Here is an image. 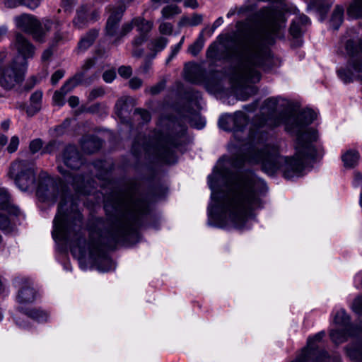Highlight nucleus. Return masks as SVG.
<instances>
[{"instance_id":"26","label":"nucleus","mask_w":362,"mask_h":362,"mask_svg":"<svg viewBox=\"0 0 362 362\" xmlns=\"http://www.w3.org/2000/svg\"><path fill=\"white\" fill-rule=\"evenodd\" d=\"M361 331H356L342 328L332 330L329 333V336L331 340L335 344H340L346 341L349 337L356 336Z\"/></svg>"},{"instance_id":"52","label":"nucleus","mask_w":362,"mask_h":362,"mask_svg":"<svg viewBox=\"0 0 362 362\" xmlns=\"http://www.w3.org/2000/svg\"><path fill=\"white\" fill-rule=\"evenodd\" d=\"M76 4V0H62L61 6L65 12L71 13Z\"/></svg>"},{"instance_id":"40","label":"nucleus","mask_w":362,"mask_h":362,"mask_svg":"<svg viewBox=\"0 0 362 362\" xmlns=\"http://www.w3.org/2000/svg\"><path fill=\"white\" fill-rule=\"evenodd\" d=\"M181 13L180 8L176 5H168L161 10V20L170 19Z\"/></svg>"},{"instance_id":"49","label":"nucleus","mask_w":362,"mask_h":362,"mask_svg":"<svg viewBox=\"0 0 362 362\" xmlns=\"http://www.w3.org/2000/svg\"><path fill=\"white\" fill-rule=\"evenodd\" d=\"M19 1V6H25L30 10L35 9L40 4V0H20Z\"/></svg>"},{"instance_id":"61","label":"nucleus","mask_w":362,"mask_h":362,"mask_svg":"<svg viewBox=\"0 0 362 362\" xmlns=\"http://www.w3.org/2000/svg\"><path fill=\"white\" fill-rule=\"evenodd\" d=\"M129 86L132 89L136 90L142 85V81L139 78L134 77L129 81Z\"/></svg>"},{"instance_id":"4","label":"nucleus","mask_w":362,"mask_h":362,"mask_svg":"<svg viewBox=\"0 0 362 362\" xmlns=\"http://www.w3.org/2000/svg\"><path fill=\"white\" fill-rule=\"evenodd\" d=\"M265 182L252 171L240 175L235 185L221 196L212 193L214 204L208 206V224L218 228L243 229L251 211L261 208Z\"/></svg>"},{"instance_id":"13","label":"nucleus","mask_w":362,"mask_h":362,"mask_svg":"<svg viewBox=\"0 0 362 362\" xmlns=\"http://www.w3.org/2000/svg\"><path fill=\"white\" fill-rule=\"evenodd\" d=\"M15 48L17 49L20 59H28L33 58L35 52V46L21 33H16L14 41Z\"/></svg>"},{"instance_id":"37","label":"nucleus","mask_w":362,"mask_h":362,"mask_svg":"<svg viewBox=\"0 0 362 362\" xmlns=\"http://www.w3.org/2000/svg\"><path fill=\"white\" fill-rule=\"evenodd\" d=\"M168 43V38L163 36H159L151 40L149 49L157 53L163 50L166 47Z\"/></svg>"},{"instance_id":"25","label":"nucleus","mask_w":362,"mask_h":362,"mask_svg":"<svg viewBox=\"0 0 362 362\" xmlns=\"http://www.w3.org/2000/svg\"><path fill=\"white\" fill-rule=\"evenodd\" d=\"M76 85L73 83V80H68L61 87L59 90H56L54 93L52 100L54 105L58 106H63L65 103L64 97L65 95L71 91Z\"/></svg>"},{"instance_id":"41","label":"nucleus","mask_w":362,"mask_h":362,"mask_svg":"<svg viewBox=\"0 0 362 362\" xmlns=\"http://www.w3.org/2000/svg\"><path fill=\"white\" fill-rule=\"evenodd\" d=\"M289 33L293 38L298 40V42L300 41L299 39L302 35V25L298 23V21L293 20L290 26Z\"/></svg>"},{"instance_id":"10","label":"nucleus","mask_w":362,"mask_h":362,"mask_svg":"<svg viewBox=\"0 0 362 362\" xmlns=\"http://www.w3.org/2000/svg\"><path fill=\"white\" fill-rule=\"evenodd\" d=\"M36 194L42 202H57L59 194L58 183L46 173L40 175Z\"/></svg>"},{"instance_id":"8","label":"nucleus","mask_w":362,"mask_h":362,"mask_svg":"<svg viewBox=\"0 0 362 362\" xmlns=\"http://www.w3.org/2000/svg\"><path fill=\"white\" fill-rule=\"evenodd\" d=\"M8 176L21 191L33 189L36 181L35 163L26 160H16L11 163Z\"/></svg>"},{"instance_id":"45","label":"nucleus","mask_w":362,"mask_h":362,"mask_svg":"<svg viewBox=\"0 0 362 362\" xmlns=\"http://www.w3.org/2000/svg\"><path fill=\"white\" fill-rule=\"evenodd\" d=\"M184 98L189 102H194L198 100L201 98V93L192 88H188L184 93Z\"/></svg>"},{"instance_id":"56","label":"nucleus","mask_w":362,"mask_h":362,"mask_svg":"<svg viewBox=\"0 0 362 362\" xmlns=\"http://www.w3.org/2000/svg\"><path fill=\"white\" fill-rule=\"evenodd\" d=\"M116 77V73L115 70L105 71L103 74V79L106 83H111L114 81Z\"/></svg>"},{"instance_id":"31","label":"nucleus","mask_w":362,"mask_h":362,"mask_svg":"<svg viewBox=\"0 0 362 362\" xmlns=\"http://www.w3.org/2000/svg\"><path fill=\"white\" fill-rule=\"evenodd\" d=\"M128 98H121L117 100L115 105V112L117 116L122 122H126V119L129 114Z\"/></svg>"},{"instance_id":"35","label":"nucleus","mask_w":362,"mask_h":362,"mask_svg":"<svg viewBox=\"0 0 362 362\" xmlns=\"http://www.w3.org/2000/svg\"><path fill=\"white\" fill-rule=\"evenodd\" d=\"M218 127L226 132H233L235 134L233 115L226 114L222 115L218 122Z\"/></svg>"},{"instance_id":"22","label":"nucleus","mask_w":362,"mask_h":362,"mask_svg":"<svg viewBox=\"0 0 362 362\" xmlns=\"http://www.w3.org/2000/svg\"><path fill=\"white\" fill-rule=\"evenodd\" d=\"M100 30L92 28L81 36L78 42L77 49L80 52H85L90 47L99 35Z\"/></svg>"},{"instance_id":"19","label":"nucleus","mask_w":362,"mask_h":362,"mask_svg":"<svg viewBox=\"0 0 362 362\" xmlns=\"http://www.w3.org/2000/svg\"><path fill=\"white\" fill-rule=\"evenodd\" d=\"M103 141L94 135L83 136L81 140L82 150L86 153H93L102 146Z\"/></svg>"},{"instance_id":"15","label":"nucleus","mask_w":362,"mask_h":362,"mask_svg":"<svg viewBox=\"0 0 362 362\" xmlns=\"http://www.w3.org/2000/svg\"><path fill=\"white\" fill-rule=\"evenodd\" d=\"M95 64V62L93 59L90 58L85 61L84 64L81 66V71L77 72L72 78L69 80H73V83L78 86L79 84L89 86L95 79L96 76L93 75L87 77L86 72L91 69Z\"/></svg>"},{"instance_id":"7","label":"nucleus","mask_w":362,"mask_h":362,"mask_svg":"<svg viewBox=\"0 0 362 362\" xmlns=\"http://www.w3.org/2000/svg\"><path fill=\"white\" fill-rule=\"evenodd\" d=\"M345 50L349 57L348 68H340L337 73L344 83H349L355 78L354 71L356 74L362 73V40L358 37L347 40Z\"/></svg>"},{"instance_id":"43","label":"nucleus","mask_w":362,"mask_h":362,"mask_svg":"<svg viewBox=\"0 0 362 362\" xmlns=\"http://www.w3.org/2000/svg\"><path fill=\"white\" fill-rule=\"evenodd\" d=\"M160 21H161V19ZM173 25L170 22L164 21V20H162L158 26V31L163 35H171L173 32Z\"/></svg>"},{"instance_id":"39","label":"nucleus","mask_w":362,"mask_h":362,"mask_svg":"<svg viewBox=\"0 0 362 362\" xmlns=\"http://www.w3.org/2000/svg\"><path fill=\"white\" fill-rule=\"evenodd\" d=\"M347 13L354 18H362V0H354L349 6Z\"/></svg>"},{"instance_id":"63","label":"nucleus","mask_w":362,"mask_h":362,"mask_svg":"<svg viewBox=\"0 0 362 362\" xmlns=\"http://www.w3.org/2000/svg\"><path fill=\"white\" fill-rule=\"evenodd\" d=\"M295 21H298V23H299L300 25H307L308 24H310V19L309 18L304 15V14H302V15H300L297 17L295 18V19H293Z\"/></svg>"},{"instance_id":"59","label":"nucleus","mask_w":362,"mask_h":362,"mask_svg":"<svg viewBox=\"0 0 362 362\" xmlns=\"http://www.w3.org/2000/svg\"><path fill=\"white\" fill-rule=\"evenodd\" d=\"M190 26H197L203 21V16L199 13H194L190 18Z\"/></svg>"},{"instance_id":"50","label":"nucleus","mask_w":362,"mask_h":362,"mask_svg":"<svg viewBox=\"0 0 362 362\" xmlns=\"http://www.w3.org/2000/svg\"><path fill=\"white\" fill-rule=\"evenodd\" d=\"M353 310L359 315H362V295L357 296L352 304Z\"/></svg>"},{"instance_id":"21","label":"nucleus","mask_w":362,"mask_h":362,"mask_svg":"<svg viewBox=\"0 0 362 362\" xmlns=\"http://www.w3.org/2000/svg\"><path fill=\"white\" fill-rule=\"evenodd\" d=\"M334 322L336 325L341 326L343 329L362 332V326L351 324L349 315L344 309H340L336 313Z\"/></svg>"},{"instance_id":"3","label":"nucleus","mask_w":362,"mask_h":362,"mask_svg":"<svg viewBox=\"0 0 362 362\" xmlns=\"http://www.w3.org/2000/svg\"><path fill=\"white\" fill-rule=\"evenodd\" d=\"M262 25L251 29L237 40H230L235 46L228 49L216 42L206 49L207 59L213 62L229 61L235 58L238 70L233 78L240 86L259 81L261 75L257 68L262 67L270 57L269 45L275 38L284 37L285 22L281 14L272 8H262L257 14Z\"/></svg>"},{"instance_id":"1","label":"nucleus","mask_w":362,"mask_h":362,"mask_svg":"<svg viewBox=\"0 0 362 362\" xmlns=\"http://www.w3.org/2000/svg\"><path fill=\"white\" fill-rule=\"evenodd\" d=\"M139 190V184L133 179L111 190L104 202L107 218L97 219L96 228L90 231L88 243L77 204L71 201L68 209L66 199L62 198L53 221V238L70 245L71 253L78 259L81 267L88 251L89 259L98 271L114 270L115 265L105 250L115 249L119 243L136 240L139 229L150 212L149 205Z\"/></svg>"},{"instance_id":"6","label":"nucleus","mask_w":362,"mask_h":362,"mask_svg":"<svg viewBox=\"0 0 362 362\" xmlns=\"http://www.w3.org/2000/svg\"><path fill=\"white\" fill-rule=\"evenodd\" d=\"M6 50L0 52V86L6 90H11L25 79L28 63L19 56L7 61Z\"/></svg>"},{"instance_id":"58","label":"nucleus","mask_w":362,"mask_h":362,"mask_svg":"<svg viewBox=\"0 0 362 362\" xmlns=\"http://www.w3.org/2000/svg\"><path fill=\"white\" fill-rule=\"evenodd\" d=\"M181 48L182 47H180V44H176L175 45L171 47V52L166 59V64H168L177 54Z\"/></svg>"},{"instance_id":"9","label":"nucleus","mask_w":362,"mask_h":362,"mask_svg":"<svg viewBox=\"0 0 362 362\" xmlns=\"http://www.w3.org/2000/svg\"><path fill=\"white\" fill-rule=\"evenodd\" d=\"M18 28L32 35L33 38L38 42H44L47 32H49L53 22L49 19H44L42 22L30 14H22L14 18Z\"/></svg>"},{"instance_id":"32","label":"nucleus","mask_w":362,"mask_h":362,"mask_svg":"<svg viewBox=\"0 0 362 362\" xmlns=\"http://www.w3.org/2000/svg\"><path fill=\"white\" fill-rule=\"evenodd\" d=\"M235 134L243 132L249 123L248 116L242 111H236L233 114Z\"/></svg>"},{"instance_id":"55","label":"nucleus","mask_w":362,"mask_h":362,"mask_svg":"<svg viewBox=\"0 0 362 362\" xmlns=\"http://www.w3.org/2000/svg\"><path fill=\"white\" fill-rule=\"evenodd\" d=\"M118 73L120 76L128 78L132 74V68L129 66H122L118 69Z\"/></svg>"},{"instance_id":"30","label":"nucleus","mask_w":362,"mask_h":362,"mask_svg":"<svg viewBox=\"0 0 362 362\" xmlns=\"http://www.w3.org/2000/svg\"><path fill=\"white\" fill-rule=\"evenodd\" d=\"M18 310L23 314L28 317L36 320L37 322H42L47 321V315L45 312L40 309L37 308H24L19 307Z\"/></svg>"},{"instance_id":"11","label":"nucleus","mask_w":362,"mask_h":362,"mask_svg":"<svg viewBox=\"0 0 362 362\" xmlns=\"http://www.w3.org/2000/svg\"><path fill=\"white\" fill-rule=\"evenodd\" d=\"M58 169L59 171L66 177V170H64L62 167H58ZM67 177H69V178L66 179V181L74 186L77 194L90 195L95 193V181L90 176L88 175H73L69 173Z\"/></svg>"},{"instance_id":"29","label":"nucleus","mask_w":362,"mask_h":362,"mask_svg":"<svg viewBox=\"0 0 362 362\" xmlns=\"http://www.w3.org/2000/svg\"><path fill=\"white\" fill-rule=\"evenodd\" d=\"M42 93L40 90L34 92L30 98V105L27 107L26 112L29 116L36 114L41 107Z\"/></svg>"},{"instance_id":"54","label":"nucleus","mask_w":362,"mask_h":362,"mask_svg":"<svg viewBox=\"0 0 362 362\" xmlns=\"http://www.w3.org/2000/svg\"><path fill=\"white\" fill-rule=\"evenodd\" d=\"M148 40V35L144 34H139L134 37L132 41V44L134 47H139L143 45Z\"/></svg>"},{"instance_id":"33","label":"nucleus","mask_w":362,"mask_h":362,"mask_svg":"<svg viewBox=\"0 0 362 362\" xmlns=\"http://www.w3.org/2000/svg\"><path fill=\"white\" fill-rule=\"evenodd\" d=\"M54 28L56 31L54 33L52 41V46H57L59 45L64 44L66 41L69 40L68 33L62 32L60 30V27L62 26V22L59 20L56 21L54 23Z\"/></svg>"},{"instance_id":"62","label":"nucleus","mask_w":362,"mask_h":362,"mask_svg":"<svg viewBox=\"0 0 362 362\" xmlns=\"http://www.w3.org/2000/svg\"><path fill=\"white\" fill-rule=\"evenodd\" d=\"M255 8V6L252 4H245L239 8L238 10V14L246 13L252 11Z\"/></svg>"},{"instance_id":"38","label":"nucleus","mask_w":362,"mask_h":362,"mask_svg":"<svg viewBox=\"0 0 362 362\" xmlns=\"http://www.w3.org/2000/svg\"><path fill=\"white\" fill-rule=\"evenodd\" d=\"M204 45V35L201 33L197 39L189 46L188 52L190 53L192 56L196 57L199 54V53L202 51Z\"/></svg>"},{"instance_id":"5","label":"nucleus","mask_w":362,"mask_h":362,"mask_svg":"<svg viewBox=\"0 0 362 362\" xmlns=\"http://www.w3.org/2000/svg\"><path fill=\"white\" fill-rule=\"evenodd\" d=\"M185 132V126L172 122L166 132L159 134L153 151L160 163L171 164L175 162L174 148L180 146V139Z\"/></svg>"},{"instance_id":"28","label":"nucleus","mask_w":362,"mask_h":362,"mask_svg":"<svg viewBox=\"0 0 362 362\" xmlns=\"http://www.w3.org/2000/svg\"><path fill=\"white\" fill-rule=\"evenodd\" d=\"M128 24L132 25V29L135 26L136 28V31L139 34H144L146 35H148V33L153 26V23L152 21H147L141 16L132 18L130 22H128Z\"/></svg>"},{"instance_id":"48","label":"nucleus","mask_w":362,"mask_h":362,"mask_svg":"<svg viewBox=\"0 0 362 362\" xmlns=\"http://www.w3.org/2000/svg\"><path fill=\"white\" fill-rule=\"evenodd\" d=\"M134 115H138L140 117L143 124L148 122L151 119V115L148 110L143 109H135Z\"/></svg>"},{"instance_id":"2","label":"nucleus","mask_w":362,"mask_h":362,"mask_svg":"<svg viewBox=\"0 0 362 362\" xmlns=\"http://www.w3.org/2000/svg\"><path fill=\"white\" fill-rule=\"evenodd\" d=\"M279 99L269 98L264 101L259 118L258 131L252 139L247 153L233 156L229 163L240 168L245 161L260 163L268 175H273L283 165V175L291 180L303 175L305 168L317 153L314 145L318 133L313 129H304L317 117L311 109H304L298 115L278 110Z\"/></svg>"},{"instance_id":"46","label":"nucleus","mask_w":362,"mask_h":362,"mask_svg":"<svg viewBox=\"0 0 362 362\" xmlns=\"http://www.w3.org/2000/svg\"><path fill=\"white\" fill-rule=\"evenodd\" d=\"M105 90L102 87H98L92 89L88 95V102H91L95 100V99L98 98H101L105 95Z\"/></svg>"},{"instance_id":"64","label":"nucleus","mask_w":362,"mask_h":362,"mask_svg":"<svg viewBox=\"0 0 362 362\" xmlns=\"http://www.w3.org/2000/svg\"><path fill=\"white\" fill-rule=\"evenodd\" d=\"M101 108V104L100 103H95L90 107H87L85 110V112L91 113V114H96L98 113Z\"/></svg>"},{"instance_id":"16","label":"nucleus","mask_w":362,"mask_h":362,"mask_svg":"<svg viewBox=\"0 0 362 362\" xmlns=\"http://www.w3.org/2000/svg\"><path fill=\"white\" fill-rule=\"evenodd\" d=\"M185 79L191 83L201 85L206 81V71L197 64L185 67Z\"/></svg>"},{"instance_id":"23","label":"nucleus","mask_w":362,"mask_h":362,"mask_svg":"<svg viewBox=\"0 0 362 362\" xmlns=\"http://www.w3.org/2000/svg\"><path fill=\"white\" fill-rule=\"evenodd\" d=\"M36 291L30 283L25 281V285L18 291L17 300L21 304L31 303L35 300Z\"/></svg>"},{"instance_id":"12","label":"nucleus","mask_w":362,"mask_h":362,"mask_svg":"<svg viewBox=\"0 0 362 362\" xmlns=\"http://www.w3.org/2000/svg\"><path fill=\"white\" fill-rule=\"evenodd\" d=\"M119 23L120 22L107 21L105 27V35L110 37H113L114 40L112 43L115 45L119 44L122 41V38L132 30V26L131 24H128V22L124 23L119 30Z\"/></svg>"},{"instance_id":"51","label":"nucleus","mask_w":362,"mask_h":362,"mask_svg":"<svg viewBox=\"0 0 362 362\" xmlns=\"http://www.w3.org/2000/svg\"><path fill=\"white\" fill-rule=\"evenodd\" d=\"M19 145V139L17 136L11 137L9 144L7 146V151L8 153H12L17 151Z\"/></svg>"},{"instance_id":"34","label":"nucleus","mask_w":362,"mask_h":362,"mask_svg":"<svg viewBox=\"0 0 362 362\" xmlns=\"http://www.w3.org/2000/svg\"><path fill=\"white\" fill-rule=\"evenodd\" d=\"M341 160L346 168L355 167L359 160V153L356 150H349L341 156Z\"/></svg>"},{"instance_id":"20","label":"nucleus","mask_w":362,"mask_h":362,"mask_svg":"<svg viewBox=\"0 0 362 362\" xmlns=\"http://www.w3.org/2000/svg\"><path fill=\"white\" fill-rule=\"evenodd\" d=\"M0 209L14 216H18L20 213L19 209L13 204L11 194L5 188H0Z\"/></svg>"},{"instance_id":"53","label":"nucleus","mask_w":362,"mask_h":362,"mask_svg":"<svg viewBox=\"0 0 362 362\" xmlns=\"http://www.w3.org/2000/svg\"><path fill=\"white\" fill-rule=\"evenodd\" d=\"M165 87V81H160L158 83H156L155 86H153L150 88L149 91L151 95H155L158 93H160L162 90H164Z\"/></svg>"},{"instance_id":"27","label":"nucleus","mask_w":362,"mask_h":362,"mask_svg":"<svg viewBox=\"0 0 362 362\" xmlns=\"http://www.w3.org/2000/svg\"><path fill=\"white\" fill-rule=\"evenodd\" d=\"M127 9L124 2H119L115 5H109L105 10L109 13L108 21L121 22L123 15Z\"/></svg>"},{"instance_id":"44","label":"nucleus","mask_w":362,"mask_h":362,"mask_svg":"<svg viewBox=\"0 0 362 362\" xmlns=\"http://www.w3.org/2000/svg\"><path fill=\"white\" fill-rule=\"evenodd\" d=\"M59 142L57 140L49 141L42 148V154H52L59 149Z\"/></svg>"},{"instance_id":"42","label":"nucleus","mask_w":362,"mask_h":362,"mask_svg":"<svg viewBox=\"0 0 362 362\" xmlns=\"http://www.w3.org/2000/svg\"><path fill=\"white\" fill-rule=\"evenodd\" d=\"M139 137L134 139L131 149L132 154L136 158H139L141 154L142 151L146 150V147L145 146L144 143H140L139 141Z\"/></svg>"},{"instance_id":"47","label":"nucleus","mask_w":362,"mask_h":362,"mask_svg":"<svg viewBox=\"0 0 362 362\" xmlns=\"http://www.w3.org/2000/svg\"><path fill=\"white\" fill-rule=\"evenodd\" d=\"M43 148V141L41 139H35L30 142L29 149L30 151L35 154L40 150Z\"/></svg>"},{"instance_id":"57","label":"nucleus","mask_w":362,"mask_h":362,"mask_svg":"<svg viewBox=\"0 0 362 362\" xmlns=\"http://www.w3.org/2000/svg\"><path fill=\"white\" fill-rule=\"evenodd\" d=\"M64 76V71L62 69L57 70L51 77V82L52 85H56L60 79Z\"/></svg>"},{"instance_id":"18","label":"nucleus","mask_w":362,"mask_h":362,"mask_svg":"<svg viewBox=\"0 0 362 362\" xmlns=\"http://www.w3.org/2000/svg\"><path fill=\"white\" fill-rule=\"evenodd\" d=\"M93 166L97 170L96 177L98 179L105 181L107 185L112 186L110 177V173L113 168L112 163L105 160H97L93 163Z\"/></svg>"},{"instance_id":"60","label":"nucleus","mask_w":362,"mask_h":362,"mask_svg":"<svg viewBox=\"0 0 362 362\" xmlns=\"http://www.w3.org/2000/svg\"><path fill=\"white\" fill-rule=\"evenodd\" d=\"M10 227V221L8 218L0 214V229L2 230H7Z\"/></svg>"},{"instance_id":"14","label":"nucleus","mask_w":362,"mask_h":362,"mask_svg":"<svg viewBox=\"0 0 362 362\" xmlns=\"http://www.w3.org/2000/svg\"><path fill=\"white\" fill-rule=\"evenodd\" d=\"M62 158L65 165L72 170L79 169L84 164L81 153L73 145H69L64 148Z\"/></svg>"},{"instance_id":"36","label":"nucleus","mask_w":362,"mask_h":362,"mask_svg":"<svg viewBox=\"0 0 362 362\" xmlns=\"http://www.w3.org/2000/svg\"><path fill=\"white\" fill-rule=\"evenodd\" d=\"M344 8L340 6H337L332 13L330 25L335 30H338L343 21Z\"/></svg>"},{"instance_id":"24","label":"nucleus","mask_w":362,"mask_h":362,"mask_svg":"<svg viewBox=\"0 0 362 362\" xmlns=\"http://www.w3.org/2000/svg\"><path fill=\"white\" fill-rule=\"evenodd\" d=\"M89 12L86 6H80L72 21L73 25L79 30L83 29L89 24Z\"/></svg>"},{"instance_id":"17","label":"nucleus","mask_w":362,"mask_h":362,"mask_svg":"<svg viewBox=\"0 0 362 362\" xmlns=\"http://www.w3.org/2000/svg\"><path fill=\"white\" fill-rule=\"evenodd\" d=\"M232 177V173L226 168H215L213 173L208 176L209 187L212 189L214 185L219 181H221L225 184H228L231 181Z\"/></svg>"}]
</instances>
